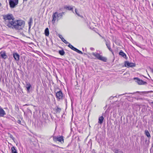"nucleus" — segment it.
<instances>
[{"label": "nucleus", "mask_w": 153, "mask_h": 153, "mask_svg": "<svg viewBox=\"0 0 153 153\" xmlns=\"http://www.w3.org/2000/svg\"><path fill=\"white\" fill-rule=\"evenodd\" d=\"M104 118L103 116H101L99 117L98 119V123L101 124L102 123Z\"/></svg>", "instance_id": "nucleus-14"}, {"label": "nucleus", "mask_w": 153, "mask_h": 153, "mask_svg": "<svg viewBox=\"0 0 153 153\" xmlns=\"http://www.w3.org/2000/svg\"><path fill=\"white\" fill-rule=\"evenodd\" d=\"M10 7L11 8L15 7L18 3L19 0H8Z\"/></svg>", "instance_id": "nucleus-5"}, {"label": "nucleus", "mask_w": 153, "mask_h": 153, "mask_svg": "<svg viewBox=\"0 0 153 153\" xmlns=\"http://www.w3.org/2000/svg\"><path fill=\"white\" fill-rule=\"evenodd\" d=\"M65 13V12H62L61 13H59L58 12H56L53 13L52 18L53 19L52 20V23L53 24H54L55 21L56 20V16H57L58 19H61L62 18V16L63 14Z\"/></svg>", "instance_id": "nucleus-3"}, {"label": "nucleus", "mask_w": 153, "mask_h": 153, "mask_svg": "<svg viewBox=\"0 0 153 153\" xmlns=\"http://www.w3.org/2000/svg\"><path fill=\"white\" fill-rule=\"evenodd\" d=\"M53 140L55 142L58 141L60 142L61 143H64L63 137L62 136H54L53 137Z\"/></svg>", "instance_id": "nucleus-6"}, {"label": "nucleus", "mask_w": 153, "mask_h": 153, "mask_svg": "<svg viewBox=\"0 0 153 153\" xmlns=\"http://www.w3.org/2000/svg\"><path fill=\"white\" fill-rule=\"evenodd\" d=\"M45 35L46 36H48L49 35V30L48 28L45 29Z\"/></svg>", "instance_id": "nucleus-18"}, {"label": "nucleus", "mask_w": 153, "mask_h": 153, "mask_svg": "<svg viewBox=\"0 0 153 153\" xmlns=\"http://www.w3.org/2000/svg\"><path fill=\"white\" fill-rule=\"evenodd\" d=\"M117 97V95L114 97H111L109 98V100L107 102H111L110 104H109L108 105H118L120 104L121 102L119 101H118L116 99Z\"/></svg>", "instance_id": "nucleus-4"}, {"label": "nucleus", "mask_w": 153, "mask_h": 153, "mask_svg": "<svg viewBox=\"0 0 153 153\" xmlns=\"http://www.w3.org/2000/svg\"><path fill=\"white\" fill-rule=\"evenodd\" d=\"M11 152L12 153H14L17 152V150L15 147L13 146L11 148Z\"/></svg>", "instance_id": "nucleus-23"}, {"label": "nucleus", "mask_w": 153, "mask_h": 153, "mask_svg": "<svg viewBox=\"0 0 153 153\" xmlns=\"http://www.w3.org/2000/svg\"><path fill=\"white\" fill-rule=\"evenodd\" d=\"M99 58H98V59L101 60L104 62H106L107 60V59L106 57L100 56V57H99Z\"/></svg>", "instance_id": "nucleus-16"}, {"label": "nucleus", "mask_w": 153, "mask_h": 153, "mask_svg": "<svg viewBox=\"0 0 153 153\" xmlns=\"http://www.w3.org/2000/svg\"><path fill=\"white\" fill-rule=\"evenodd\" d=\"M1 6V3H0V7Z\"/></svg>", "instance_id": "nucleus-47"}, {"label": "nucleus", "mask_w": 153, "mask_h": 153, "mask_svg": "<svg viewBox=\"0 0 153 153\" xmlns=\"http://www.w3.org/2000/svg\"><path fill=\"white\" fill-rule=\"evenodd\" d=\"M0 55L1 58L4 59H5L7 58V56L5 51H1L0 53Z\"/></svg>", "instance_id": "nucleus-11"}, {"label": "nucleus", "mask_w": 153, "mask_h": 153, "mask_svg": "<svg viewBox=\"0 0 153 153\" xmlns=\"http://www.w3.org/2000/svg\"><path fill=\"white\" fill-rule=\"evenodd\" d=\"M33 20L32 18H30L28 23L29 26V29L31 28V24L32 23Z\"/></svg>", "instance_id": "nucleus-21"}, {"label": "nucleus", "mask_w": 153, "mask_h": 153, "mask_svg": "<svg viewBox=\"0 0 153 153\" xmlns=\"http://www.w3.org/2000/svg\"><path fill=\"white\" fill-rule=\"evenodd\" d=\"M3 19L5 21V24L8 27V24L11 23L15 19V18L11 14H8L6 15L3 16Z\"/></svg>", "instance_id": "nucleus-2"}, {"label": "nucleus", "mask_w": 153, "mask_h": 153, "mask_svg": "<svg viewBox=\"0 0 153 153\" xmlns=\"http://www.w3.org/2000/svg\"><path fill=\"white\" fill-rule=\"evenodd\" d=\"M28 105L27 104H26L25 105Z\"/></svg>", "instance_id": "nucleus-43"}, {"label": "nucleus", "mask_w": 153, "mask_h": 153, "mask_svg": "<svg viewBox=\"0 0 153 153\" xmlns=\"http://www.w3.org/2000/svg\"><path fill=\"white\" fill-rule=\"evenodd\" d=\"M53 111L56 113H59L61 111V108L58 106H56L54 108H53Z\"/></svg>", "instance_id": "nucleus-10"}, {"label": "nucleus", "mask_w": 153, "mask_h": 153, "mask_svg": "<svg viewBox=\"0 0 153 153\" xmlns=\"http://www.w3.org/2000/svg\"><path fill=\"white\" fill-rule=\"evenodd\" d=\"M56 96L58 100H62L63 97L62 93L61 90H59V91L56 92Z\"/></svg>", "instance_id": "nucleus-7"}, {"label": "nucleus", "mask_w": 153, "mask_h": 153, "mask_svg": "<svg viewBox=\"0 0 153 153\" xmlns=\"http://www.w3.org/2000/svg\"><path fill=\"white\" fill-rule=\"evenodd\" d=\"M27 0H23V1H27Z\"/></svg>", "instance_id": "nucleus-41"}, {"label": "nucleus", "mask_w": 153, "mask_h": 153, "mask_svg": "<svg viewBox=\"0 0 153 153\" xmlns=\"http://www.w3.org/2000/svg\"><path fill=\"white\" fill-rule=\"evenodd\" d=\"M119 54L124 58L126 57V55L122 50H121L119 53Z\"/></svg>", "instance_id": "nucleus-17"}, {"label": "nucleus", "mask_w": 153, "mask_h": 153, "mask_svg": "<svg viewBox=\"0 0 153 153\" xmlns=\"http://www.w3.org/2000/svg\"><path fill=\"white\" fill-rule=\"evenodd\" d=\"M75 12L76 14L78 16L81 17L82 18H83V16H82L80 15L77 12V10L76 8L75 9Z\"/></svg>", "instance_id": "nucleus-28"}, {"label": "nucleus", "mask_w": 153, "mask_h": 153, "mask_svg": "<svg viewBox=\"0 0 153 153\" xmlns=\"http://www.w3.org/2000/svg\"><path fill=\"white\" fill-rule=\"evenodd\" d=\"M17 123H19V124H21V121L19 120L17 121Z\"/></svg>", "instance_id": "nucleus-33"}, {"label": "nucleus", "mask_w": 153, "mask_h": 153, "mask_svg": "<svg viewBox=\"0 0 153 153\" xmlns=\"http://www.w3.org/2000/svg\"><path fill=\"white\" fill-rule=\"evenodd\" d=\"M9 137L14 141L15 138L11 134H9Z\"/></svg>", "instance_id": "nucleus-30"}, {"label": "nucleus", "mask_w": 153, "mask_h": 153, "mask_svg": "<svg viewBox=\"0 0 153 153\" xmlns=\"http://www.w3.org/2000/svg\"><path fill=\"white\" fill-rule=\"evenodd\" d=\"M63 42L65 43V44H69L70 43H69L68 42H67L65 39H64L63 40Z\"/></svg>", "instance_id": "nucleus-32"}, {"label": "nucleus", "mask_w": 153, "mask_h": 153, "mask_svg": "<svg viewBox=\"0 0 153 153\" xmlns=\"http://www.w3.org/2000/svg\"><path fill=\"white\" fill-rule=\"evenodd\" d=\"M13 56L16 60L18 61L19 60V55L18 53H13Z\"/></svg>", "instance_id": "nucleus-13"}, {"label": "nucleus", "mask_w": 153, "mask_h": 153, "mask_svg": "<svg viewBox=\"0 0 153 153\" xmlns=\"http://www.w3.org/2000/svg\"><path fill=\"white\" fill-rule=\"evenodd\" d=\"M30 29H29H29H28V31H29L30 30Z\"/></svg>", "instance_id": "nucleus-40"}, {"label": "nucleus", "mask_w": 153, "mask_h": 153, "mask_svg": "<svg viewBox=\"0 0 153 153\" xmlns=\"http://www.w3.org/2000/svg\"><path fill=\"white\" fill-rule=\"evenodd\" d=\"M90 49L91 51H94V48H90Z\"/></svg>", "instance_id": "nucleus-36"}, {"label": "nucleus", "mask_w": 153, "mask_h": 153, "mask_svg": "<svg viewBox=\"0 0 153 153\" xmlns=\"http://www.w3.org/2000/svg\"><path fill=\"white\" fill-rule=\"evenodd\" d=\"M113 151L115 153H123L122 151H120L118 149H115L113 150Z\"/></svg>", "instance_id": "nucleus-22"}, {"label": "nucleus", "mask_w": 153, "mask_h": 153, "mask_svg": "<svg viewBox=\"0 0 153 153\" xmlns=\"http://www.w3.org/2000/svg\"><path fill=\"white\" fill-rule=\"evenodd\" d=\"M11 23L8 24V27L10 28L14 29L16 30H22L25 25V22L21 20H14Z\"/></svg>", "instance_id": "nucleus-1"}, {"label": "nucleus", "mask_w": 153, "mask_h": 153, "mask_svg": "<svg viewBox=\"0 0 153 153\" xmlns=\"http://www.w3.org/2000/svg\"><path fill=\"white\" fill-rule=\"evenodd\" d=\"M84 54L85 55H86V53H84Z\"/></svg>", "instance_id": "nucleus-45"}, {"label": "nucleus", "mask_w": 153, "mask_h": 153, "mask_svg": "<svg viewBox=\"0 0 153 153\" xmlns=\"http://www.w3.org/2000/svg\"><path fill=\"white\" fill-rule=\"evenodd\" d=\"M145 135L149 138L151 137L150 134L147 130H146L145 131Z\"/></svg>", "instance_id": "nucleus-20"}, {"label": "nucleus", "mask_w": 153, "mask_h": 153, "mask_svg": "<svg viewBox=\"0 0 153 153\" xmlns=\"http://www.w3.org/2000/svg\"><path fill=\"white\" fill-rule=\"evenodd\" d=\"M82 49L83 51H84V49L83 48H82Z\"/></svg>", "instance_id": "nucleus-42"}, {"label": "nucleus", "mask_w": 153, "mask_h": 153, "mask_svg": "<svg viewBox=\"0 0 153 153\" xmlns=\"http://www.w3.org/2000/svg\"><path fill=\"white\" fill-rule=\"evenodd\" d=\"M125 65L126 67H134L135 66V64L132 62H129L128 61H126L125 62Z\"/></svg>", "instance_id": "nucleus-8"}, {"label": "nucleus", "mask_w": 153, "mask_h": 153, "mask_svg": "<svg viewBox=\"0 0 153 153\" xmlns=\"http://www.w3.org/2000/svg\"><path fill=\"white\" fill-rule=\"evenodd\" d=\"M66 8V9H67L68 10H72L73 13H74V12L73 10V7H72L71 6H67Z\"/></svg>", "instance_id": "nucleus-26"}, {"label": "nucleus", "mask_w": 153, "mask_h": 153, "mask_svg": "<svg viewBox=\"0 0 153 153\" xmlns=\"http://www.w3.org/2000/svg\"><path fill=\"white\" fill-rule=\"evenodd\" d=\"M88 54H89V55H90V53H88Z\"/></svg>", "instance_id": "nucleus-46"}, {"label": "nucleus", "mask_w": 153, "mask_h": 153, "mask_svg": "<svg viewBox=\"0 0 153 153\" xmlns=\"http://www.w3.org/2000/svg\"><path fill=\"white\" fill-rule=\"evenodd\" d=\"M59 36L61 39V38H62L63 37L60 34L59 35Z\"/></svg>", "instance_id": "nucleus-34"}, {"label": "nucleus", "mask_w": 153, "mask_h": 153, "mask_svg": "<svg viewBox=\"0 0 153 153\" xmlns=\"http://www.w3.org/2000/svg\"><path fill=\"white\" fill-rule=\"evenodd\" d=\"M68 46L72 50L74 51H75V49H76V48L74 47V46H73L72 45H71L70 44H69L68 45Z\"/></svg>", "instance_id": "nucleus-27"}, {"label": "nucleus", "mask_w": 153, "mask_h": 153, "mask_svg": "<svg viewBox=\"0 0 153 153\" xmlns=\"http://www.w3.org/2000/svg\"><path fill=\"white\" fill-rule=\"evenodd\" d=\"M59 53L62 56H63L65 53V52L63 50H59Z\"/></svg>", "instance_id": "nucleus-24"}, {"label": "nucleus", "mask_w": 153, "mask_h": 153, "mask_svg": "<svg viewBox=\"0 0 153 153\" xmlns=\"http://www.w3.org/2000/svg\"><path fill=\"white\" fill-rule=\"evenodd\" d=\"M106 45L107 48H108L109 50L110 51H111L112 52V50L111 48L110 47V44L109 43H108L107 42L106 43Z\"/></svg>", "instance_id": "nucleus-25"}, {"label": "nucleus", "mask_w": 153, "mask_h": 153, "mask_svg": "<svg viewBox=\"0 0 153 153\" xmlns=\"http://www.w3.org/2000/svg\"><path fill=\"white\" fill-rule=\"evenodd\" d=\"M5 114V112L4 110L2 108H0V117H3Z\"/></svg>", "instance_id": "nucleus-12"}, {"label": "nucleus", "mask_w": 153, "mask_h": 153, "mask_svg": "<svg viewBox=\"0 0 153 153\" xmlns=\"http://www.w3.org/2000/svg\"><path fill=\"white\" fill-rule=\"evenodd\" d=\"M92 54L95 57V56L96 55V53H92Z\"/></svg>", "instance_id": "nucleus-35"}, {"label": "nucleus", "mask_w": 153, "mask_h": 153, "mask_svg": "<svg viewBox=\"0 0 153 153\" xmlns=\"http://www.w3.org/2000/svg\"><path fill=\"white\" fill-rule=\"evenodd\" d=\"M71 108H73V106L72 105H71Z\"/></svg>", "instance_id": "nucleus-44"}, {"label": "nucleus", "mask_w": 153, "mask_h": 153, "mask_svg": "<svg viewBox=\"0 0 153 153\" xmlns=\"http://www.w3.org/2000/svg\"><path fill=\"white\" fill-rule=\"evenodd\" d=\"M76 51V52H77L78 53L81 54H82L83 53L81 51H79V50L77 49L76 48L75 49V50L74 51Z\"/></svg>", "instance_id": "nucleus-29"}, {"label": "nucleus", "mask_w": 153, "mask_h": 153, "mask_svg": "<svg viewBox=\"0 0 153 153\" xmlns=\"http://www.w3.org/2000/svg\"><path fill=\"white\" fill-rule=\"evenodd\" d=\"M31 87V86L29 83H27L26 85V87L27 88V91H29Z\"/></svg>", "instance_id": "nucleus-19"}, {"label": "nucleus", "mask_w": 153, "mask_h": 153, "mask_svg": "<svg viewBox=\"0 0 153 153\" xmlns=\"http://www.w3.org/2000/svg\"><path fill=\"white\" fill-rule=\"evenodd\" d=\"M61 39H62V41H63V40L64 39V38L63 37H62V38H61Z\"/></svg>", "instance_id": "nucleus-39"}, {"label": "nucleus", "mask_w": 153, "mask_h": 153, "mask_svg": "<svg viewBox=\"0 0 153 153\" xmlns=\"http://www.w3.org/2000/svg\"><path fill=\"white\" fill-rule=\"evenodd\" d=\"M143 92L137 91V92H134V93H126L125 94H123L120 95L119 96H122V95H124V94H137V93H139V94H143Z\"/></svg>", "instance_id": "nucleus-15"}, {"label": "nucleus", "mask_w": 153, "mask_h": 153, "mask_svg": "<svg viewBox=\"0 0 153 153\" xmlns=\"http://www.w3.org/2000/svg\"><path fill=\"white\" fill-rule=\"evenodd\" d=\"M56 20L57 21H58V20H59L60 19H58L57 18V16H56Z\"/></svg>", "instance_id": "nucleus-37"}, {"label": "nucleus", "mask_w": 153, "mask_h": 153, "mask_svg": "<svg viewBox=\"0 0 153 153\" xmlns=\"http://www.w3.org/2000/svg\"><path fill=\"white\" fill-rule=\"evenodd\" d=\"M61 39H62V41H63V40L64 39V38L63 37H62V38H61Z\"/></svg>", "instance_id": "nucleus-38"}, {"label": "nucleus", "mask_w": 153, "mask_h": 153, "mask_svg": "<svg viewBox=\"0 0 153 153\" xmlns=\"http://www.w3.org/2000/svg\"><path fill=\"white\" fill-rule=\"evenodd\" d=\"M134 79L137 80V82L139 85H142L147 84V82H146L143 81V80L140 79L138 78H134Z\"/></svg>", "instance_id": "nucleus-9"}, {"label": "nucleus", "mask_w": 153, "mask_h": 153, "mask_svg": "<svg viewBox=\"0 0 153 153\" xmlns=\"http://www.w3.org/2000/svg\"><path fill=\"white\" fill-rule=\"evenodd\" d=\"M101 55L99 53H96V55L95 57L98 59V58H99V57Z\"/></svg>", "instance_id": "nucleus-31"}]
</instances>
